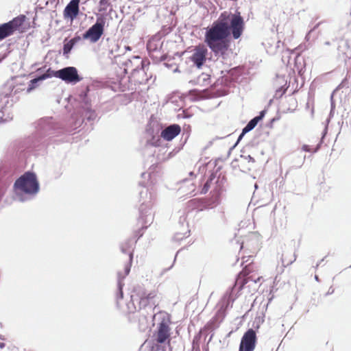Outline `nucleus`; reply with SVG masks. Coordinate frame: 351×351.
I'll use <instances>...</instances> for the list:
<instances>
[{"label": "nucleus", "mask_w": 351, "mask_h": 351, "mask_svg": "<svg viewBox=\"0 0 351 351\" xmlns=\"http://www.w3.org/2000/svg\"><path fill=\"white\" fill-rule=\"evenodd\" d=\"M190 235V230L188 229V226L185 231L176 232L173 237V239L176 241H180L184 238H186Z\"/></svg>", "instance_id": "412c9836"}, {"label": "nucleus", "mask_w": 351, "mask_h": 351, "mask_svg": "<svg viewBox=\"0 0 351 351\" xmlns=\"http://www.w3.org/2000/svg\"><path fill=\"white\" fill-rule=\"evenodd\" d=\"M247 132H248L247 131L245 132V129L243 128L242 132L240 134V135L239 136L237 142L235 143V144L232 146V147L230 149H234L237 145V144L239 143V141L243 138L245 134H247Z\"/></svg>", "instance_id": "7c9ffc66"}, {"label": "nucleus", "mask_w": 351, "mask_h": 351, "mask_svg": "<svg viewBox=\"0 0 351 351\" xmlns=\"http://www.w3.org/2000/svg\"><path fill=\"white\" fill-rule=\"evenodd\" d=\"M335 108V105L333 104V103L332 102L331 104V111Z\"/></svg>", "instance_id": "3c124183"}, {"label": "nucleus", "mask_w": 351, "mask_h": 351, "mask_svg": "<svg viewBox=\"0 0 351 351\" xmlns=\"http://www.w3.org/2000/svg\"><path fill=\"white\" fill-rule=\"evenodd\" d=\"M119 50V47L117 44H114L112 49L109 50V54L108 56L110 58H117L121 56V53H117V51Z\"/></svg>", "instance_id": "4be33fe9"}, {"label": "nucleus", "mask_w": 351, "mask_h": 351, "mask_svg": "<svg viewBox=\"0 0 351 351\" xmlns=\"http://www.w3.org/2000/svg\"><path fill=\"white\" fill-rule=\"evenodd\" d=\"M147 49L149 50L156 51L157 50V47L156 45H154V44L152 43H149L147 44Z\"/></svg>", "instance_id": "c9c22d12"}, {"label": "nucleus", "mask_w": 351, "mask_h": 351, "mask_svg": "<svg viewBox=\"0 0 351 351\" xmlns=\"http://www.w3.org/2000/svg\"><path fill=\"white\" fill-rule=\"evenodd\" d=\"M181 115H182V118H189V117H190V115H189L184 111H182V114H179L178 116L180 117H181Z\"/></svg>", "instance_id": "58836bf2"}, {"label": "nucleus", "mask_w": 351, "mask_h": 351, "mask_svg": "<svg viewBox=\"0 0 351 351\" xmlns=\"http://www.w3.org/2000/svg\"><path fill=\"white\" fill-rule=\"evenodd\" d=\"M6 88L10 93L3 92L0 93V122L3 121L2 115L4 114L3 110H5L10 105L9 98L15 97L16 99H19L21 95L22 91V79L20 76H14L9 80L6 85ZM13 99H12V101Z\"/></svg>", "instance_id": "20e7f679"}, {"label": "nucleus", "mask_w": 351, "mask_h": 351, "mask_svg": "<svg viewBox=\"0 0 351 351\" xmlns=\"http://www.w3.org/2000/svg\"><path fill=\"white\" fill-rule=\"evenodd\" d=\"M48 71L50 77H56L66 84H75L82 80V77L78 74L77 69L74 66H66L57 71L49 68Z\"/></svg>", "instance_id": "39448f33"}, {"label": "nucleus", "mask_w": 351, "mask_h": 351, "mask_svg": "<svg viewBox=\"0 0 351 351\" xmlns=\"http://www.w3.org/2000/svg\"><path fill=\"white\" fill-rule=\"evenodd\" d=\"M254 187L256 189L258 188V185L256 184H255Z\"/></svg>", "instance_id": "864d4df0"}, {"label": "nucleus", "mask_w": 351, "mask_h": 351, "mask_svg": "<svg viewBox=\"0 0 351 351\" xmlns=\"http://www.w3.org/2000/svg\"><path fill=\"white\" fill-rule=\"evenodd\" d=\"M150 351H166V350L164 348L158 346L155 348H152Z\"/></svg>", "instance_id": "e433bc0d"}, {"label": "nucleus", "mask_w": 351, "mask_h": 351, "mask_svg": "<svg viewBox=\"0 0 351 351\" xmlns=\"http://www.w3.org/2000/svg\"><path fill=\"white\" fill-rule=\"evenodd\" d=\"M100 9L99 11L106 10L107 8L110 5V3L108 0H100L99 1Z\"/></svg>", "instance_id": "c756f323"}, {"label": "nucleus", "mask_w": 351, "mask_h": 351, "mask_svg": "<svg viewBox=\"0 0 351 351\" xmlns=\"http://www.w3.org/2000/svg\"><path fill=\"white\" fill-rule=\"evenodd\" d=\"M265 114H266V110H263L261 111L259 114L258 116L255 117L254 118L259 122L264 118Z\"/></svg>", "instance_id": "72a5a7b5"}, {"label": "nucleus", "mask_w": 351, "mask_h": 351, "mask_svg": "<svg viewBox=\"0 0 351 351\" xmlns=\"http://www.w3.org/2000/svg\"><path fill=\"white\" fill-rule=\"evenodd\" d=\"M324 44H325L326 45H330V42H329V41H326V42H325V43H324Z\"/></svg>", "instance_id": "603ef678"}, {"label": "nucleus", "mask_w": 351, "mask_h": 351, "mask_svg": "<svg viewBox=\"0 0 351 351\" xmlns=\"http://www.w3.org/2000/svg\"><path fill=\"white\" fill-rule=\"evenodd\" d=\"M0 339H4L3 337H1V335H0Z\"/></svg>", "instance_id": "13d9d810"}, {"label": "nucleus", "mask_w": 351, "mask_h": 351, "mask_svg": "<svg viewBox=\"0 0 351 351\" xmlns=\"http://www.w3.org/2000/svg\"><path fill=\"white\" fill-rule=\"evenodd\" d=\"M244 27V20L240 12L229 14L223 12L206 29L205 43L217 60L227 63L230 60L232 53L230 48L231 36L234 40L239 39Z\"/></svg>", "instance_id": "f257e3e1"}, {"label": "nucleus", "mask_w": 351, "mask_h": 351, "mask_svg": "<svg viewBox=\"0 0 351 351\" xmlns=\"http://www.w3.org/2000/svg\"><path fill=\"white\" fill-rule=\"evenodd\" d=\"M136 242V241L134 242L132 239H126L124 242L120 244V250L121 252L123 254H128V255L129 252L133 253V251H130V250L133 247V245Z\"/></svg>", "instance_id": "aec40b11"}, {"label": "nucleus", "mask_w": 351, "mask_h": 351, "mask_svg": "<svg viewBox=\"0 0 351 351\" xmlns=\"http://www.w3.org/2000/svg\"><path fill=\"white\" fill-rule=\"evenodd\" d=\"M313 29H311V30L308 32V34L306 35L305 39H306L307 41H308V40H309V39H310V34H311V33L313 32Z\"/></svg>", "instance_id": "79ce46f5"}, {"label": "nucleus", "mask_w": 351, "mask_h": 351, "mask_svg": "<svg viewBox=\"0 0 351 351\" xmlns=\"http://www.w3.org/2000/svg\"><path fill=\"white\" fill-rule=\"evenodd\" d=\"M256 334L254 329H248L241 338L239 351H254L256 343Z\"/></svg>", "instance_id": "1a4fd4ad"}, {"label": "nucleus", "mask_w": 351, "mask_h": 351, "mask_svg": "<svg viewBox=\"0 0 351 351\" xmlns=\"http://www.w3.org/2000/svg\"><path fill=\"white\" fill-rule=\"evenodd\" d=\"M349 267L351 268V265Z\"/></svg>", "instance_id": "bf43d9fd"}, {"label": "nucleus", "mask_w": 351, "mask_h": 351, "mask_svg": "<svg viewBox=\"0 0 351 351\" xmlns=\"http://www.w3.org/2000/svg\"><path fill=\"white\" fill-rule=\"evenodd\" d=\"M14 197L19 202H22V176H19L14 184Z\"/></svg>", "instance_id": "6ab92c4d"}, {"label": "nucleus", "mask_w": 351, "mask_h": 351, "mask_svg": "<svg viewBox=\"0 0 351 351\" xmlns=\"http://www.w3.org/2000/svg\"><path fill=\"white\" fill-rule=\"evenodd\" d=\"M23 22H24L25 19V15H23Z\"/></svg>", "instance_id": "5fc2aeb1"}, {"label": "nucleus", "mask_w": 351, "mask_h": 351, "mask_svg": "<svg viewBox=\"0 0 351 351\" xmlns=\"http://www.w3.org/2000/svg\"><path fill=\"white\" fill-rule=\"evenodd\" d=\"M210 201L213 204L217 205L220 203V192L219 191L214 192L213 194Z\"/></svg>", "instance_id": "cd10ccee"}, {"label": "nucleus", "mask_w": 351, "mask_h": 351, "mask_svg": "<svg viewBox=\"0 0 351 351\" xmlns=\"http://www.w3.org/2000/svg\"><path fill=\"white\" fill-rule=\"evenodd\" d=\"M108 14L110 15L111 18H112V14H114L116 16H117V14L116 11L113 10L112 8L110 9Z\"/></svg>", "instance_id": "a19ab883"}, {"label": "nucleus", "mask_w": 351, "mask_h": 351, "mask_svg": "<svg viewBox=\"0 0 351 351\" xmlns=\"http://www.w3.org/2000/svg\"><path fill=\"white\" fill-rule=\"evenodd\" d=\"M36 132L40 136L52 134L56 129V126L51 117L39 119L36 123Z\"/></svg>", "instance_id": "9d476101"}, {"label": "nucleus", "mask_w": 351, "mask_h": 351, "mask_svg": "<svg viewBox=\"0 0 351 351\" xmlns=\"http://www.w3.org/2000/svg\"><path fill=\"white\" fill-rule=\"evenodd\" d=\"M295 260H296V254L295 253L293 254L292 258H290V259L287 258L285 254H282V265L285 267H287V266L292 264Z\"/></svg>", "instance_id": "a878e982"}, {"label": "nucleus", "mask_w": 351, "mask_h": 351, "mask_svg": "<svg viewBox=\"0 0 351 351\" xmlns=\"http://www.w3.org/2000/svg\"><path fill=\"white\" fill-rule=\"evenodd\" d=\"M208 53L207 48L204 45H197L193 50V54L189 59L193 65L198 69H201L206 60Z\"/></svg>", "instance_id": "f8f14e48"}, {"label": "nucleus", "mask_w": 351, "mask_h": 351, "mask_svg": "<svg viewBox=\"0 0 351 351\" xmlns=\"http://www.w3.org/2000/svg\"><path fill=\"white\" fill-rule=\"evenodd\" d=\"M80 0H71L70 2L66 5L64 10V18L73 21L75 19L80 12Z\"/></svg>", "instance_id": "4468645a"}, {"label": "nucleus", "mask_w": 351, "mask_h": 351, "mask_svg": "<svg viewBox=\"0 0 351 351\" xmlns=\"http://www.w3.org/2000/svg\"><path fill=\"white\" fill-rule=\"evenodd\" d=\"M88 88L86 90L82 91L79 95V100L81 103L82 108L84 109L83 117L88 121H94L97 117V114L95 110L90 108V101L88 98Z\"/></svg>", "instance_id": "9b49d317"}, {"label": "nucleus", "mask_w": 351, "mask_h": 351, "mask_svg": "<svg viewBox=\"0 0 351 351\" xmlns=\"http://www.w3.org/2000/svg\"><path fill=\"white\" fill-rule=\"evenodd\" d=\"M246 283V282H242L241 285H240V287H239V289H241L242 287H243V285Z\"/></svg>", "instance_id": "49530a36"}, {"label": "nucleus", "mask_w": 351, "mask_h": 351, "mask_svg": "<svg viewBox=\"0 0 351 351\" xmlns=\"http://www.w3.org/2000/svg\"><path fill=\"white\" fill-rule=\"evenodd\" d=\"M81 40V37L80 36H75L73 38H71L69 41L73 44L75 46L78 42Z\"/></svg>", "instance_id": "f704fd0d"}, {"label": "nucleus", "mask_w": 351, "mask_h": 351, "mask_svg": "<svg viewBox=\"0 0 351 351\" xmlns=\"http://www.w3.org/2000/svg\"><path fill=\"white\" fill-rule=\"evenodd\" d=\"M22 27V14L17 16L12 20L0 24V41L12 36Z\"/></svg>", "instance_id": "6e6552de"}, {"label": "nucleus", "mask_w": 351, "mask_h": 351, "mask_svg": "<svg viewBox=\"0 0 351 351\" xmlns=\"http://www.w3.org/2000/svg\"><path fill=\"white\" fill-rule=\"evenodd\" d=\"M246 158H247L249 160V161H252V162H254V158H252L251 156L248 155Z\"/></svg>", "instance_id": "37998d69"}, {"label": "nucleus", "mask_w": 351, "mask_h": 351, "mask_svg": "<svg viewBox=\"0 0 351 351\" xmlns=\"http://www.w3.org/2000/svg\"><path fill=\"white\" fill-rule=\"evenodd\" d=\"M170 321L169 318H163L158 326L156 341L158 343H163L170 337V328L169 326Z\"/></svg>", "instance_id": "ddd939ff"}, {"label": "nucleus", "mask_w": 351, "mask_h": 351, "mask_svg": "<svg viewBox=\"0 0 351 351\" xmlns=\"http://www.w3.org/2000/svg\"><path fill=\"white\" fill-rule=\"evenodd\" d=\"M106 21L105 15L98 14L95 23L83 34L82 38L91 43H97L104 34Z\"/></svg>", "instance_id": "423d86ee"}, {"label": "nucleus", "mask_w": 351, "mask_h": 351, "mask_svg": "<svg viewBox=\"0 0 351 351\" xmlns=\"http://www.w3.org/2000/svg\"><path fill=\"white\" fill-rule=\"evenodd\" d=\"M276 88V98H280L285 93L287 88V80L285 75H276V78L274 82Z\"/></svg>", "instance_id": "2eb2a0df"}, {"label": "nucleus", "mask_w": 351, "mask_h": 351, "mask_svg": "<svg viewBox=\"0 0 351 351\" xmlns=\"http://www.w3.org/2000/svg\"><path fill=\"white\" fill-rule=\"evenodd\" d=\"M133 260V253L129 252V261L128 263L125 266V274L128 275L130 271V268Z\"/></svg>", "instance_id": "c85d7f7f"}, {"label": "nucleus", "mask_w": 351, "mask_h": 351, "mask_svg": "<svg viewBox=\"0 0 351 351\" xmlns=\"http://www.w3.org/2000/svg\"><path fill=\"white\" fill-rule=\"evenodd\" d=\"M40 191V184L36 174L30 171L23 173V202L27 199L25 195L34 197Z\"/></svg>", "instance_id": "0eeeda50"}, {"label": "nucleus", "mask_w": 351, "mask_h": 351, "mask_svg": "<svg viewBox=\"0 0 351 351\" xmlns=\"http://www.w3.org/2000/svg\"><path fill=\"white\" fill-rule=\"evenodd\" d=\"M208 79H199V82L202 80L203 82H206V81H208Z\"/></svg>", "instance_id": "8fccbe9b"}, {"label": "nucleus", "mask_w": 351, "mask_h": 351, "mask_svg": "<svg viewBox=\"0 0 351 351\" xmlns=\"http://www.w3.org/2000/svg\"><path fill=\"white\" fill-rule=\"evenodd\" d=\"M136 60L140 62L141 67H139V66H137L135 69H133L132 73L134 74L136 72L138 73L140 71L145 73V62L143 60H140L139 58H136Z\"/></svg>", "instance_id": "bb28decb"}, {"label": "nucleus", "mask_w": 351, "mask_h": 351, "mask_svg": "<svg viewBox=\"0 0 351 351\" xmlns=\"http://www.w3.org/2000/svg\"><path fill=\"white\" fill-rule=\"evenodd\" d=\"M74 45L69 40L68 42H64L63 45V55L67 56V55L71 52Z\"/></svg>", "instance_id": "393cba45"}, {"label": "nucleus", "mask_w": 351, "mask_h": 351, "mask_svg": "<svg viewBox=\"0 0 351 351\" xmlns=\"http://www.w3.org/2000/svg\"><path fill=\"white\" fill-rule=\"evenodd\" d=\"M49 77H50V75L49 74V71L47 69L45 73L39 75L37 77H36L35 78L29 81L28 87L27 88V93H31L33 90H34L38 86V84L40 82L45 80L47 78H49Z\"/></svg>", "instance_id": "a211bd4d"}, {"label": "nucleus", "mask_w": 351, "mask_h": 351, "mask_svg": "<svg viewBox=\"0 0 351 351\" xmlns=\"http://www.w3.org/2000/svg\"><path fill=\"white\" fill-rule=\"evenodd\" d=\"M212 180V178L210 179V180H207L206 182L204 184L202 189V194H205L207 193V191H208L209 188H210V184H209V182H211Z\"/></svg>", "instance_id": "2f4dec72"}, {"label": "nucleus", "mask_w": 351, "mask_h": 351, "mask_svg": "<svg viewBox=\"0 0 351 351\" xmlns=\"http://www.w3.org/2000/svg\"><path fill=\"white\" fill-rule=\"evenodd\" d=\"M124 284L119 279L117 282V293L116 296L117 306L118 308H121L123 311L128 313H134L137 311L142 309L149 308L152 309L156 306L157 300L156 292L155 291H151L149 293H143L141 295L138 294H132L130 299L127 302L125 306L126 308H122L121 300L123 298V287Z\"/></svg>", "instance_id": "f03ea898"}, {"label": "nucleus", "mask_w": 351, "mask_h": 351, "mask_svg": "<svg viewBox=\"0 0 351 351\" xmlns=\"http://www.w3.org/2000/svg\"><path fill=\"white\" fill-rule=\"evenodd\" d=\"M305 158H306V156H304L303 159L302 160V162L300 163V165L298 166V167H301L302 165H303V163L304 162V160H305Z\"/></svg>", "instance_id": "c03bdc74"}, {"label": "nucleus", "mask_w": 351, "mask_h": 351, "mask_svg": "<svg viewBox=\"0 0 351 351\" xmlns=\"http://www.w3.org/2000/svg\"><path fill=\"white\" fill-rule=\"evenodd\" d=\"M233 289H234V288L232 289L231 292L230 293H227L223 296V301H224V302H226V308H228L230 304L232 305L234 300V298H232V293L233 291Z\"/></svg>", "instance_id": "b1692460"}, {"label": "nucleus", "mask_w": 351, "mask_h": 351, "mask_svg": "<svg viewBox=\"0 0 351 351\" xmlns=\"http://www.w3.org/2000/svg\"><path fill=\"white\" fill-rule=\"evenodd\" d=\"M5 347V343L3 342H0V348L3 349Z\"/></svg>", "instance_id": "a18cd8bd"}, {"label": "nucleus", "mask_w": 351, "mask_h": 351, "mask_svg": "<svg viewBox=\"0 0 351 351\" xmlns=\"http://www.w3.org/2000/svg\"><path fill=\"white\" fill-rule=\"evenodd\" d=\"M334 291H335V289H333V287H330L326 295H331L334 293Z\"/></svg>", "instance_id": "ea45409f"}, {"label": "nucleus", "mask_w": 351, "mask_h": 351, "mask_svg": "<svg viewBox=\"0 0 351 351\" xmlns=\"http://www.w3.org/2000/svg\"><path fill=\"white\" fill-rule=\"evenodd\" d=\"M224 317L223 313L219 311L205 325L204 329L213 331L219 326Z\"/></svg>", "instance_id": "f3484780"}, {"label": "nucleus", "mask_w": 351, "mask_h": 351, "mask_svg": "<svg viewBox=\"0 0 351 351\" xmlns=\"http://www.w3.org/2000/svg\"><path fill=\"white\" fill-rule=\"evenodd\" d=\"M145 175V173H142V176H144Z\"/></svg>", "instance_id": "4d7b16f0"}, {"label": "nucleus", "mask_w": 351, "mask_h": 351, "mask_svg": "<svg viewBox=\"0 0 351 351\" xmlns=\"http://www.w3.org/2000/svg\"><path fill=\"white\" fill-rule=\"evenodd\" d=\"M319 149V145H317V146L316 147V148L314 149L313 152H314V153L317 152L318 151V149Z\"/></svg>", "instance_id": "de8ad7c7"}, {"label": "nucleus", "mask_w": 351, "mask_h": 351, "mask_svg": "<svg viewBox=\"0 0 351 351\" xmlns=\"http://www.w3.org/2000/svg\"><path fill=\"white\" fill-rule=\"evenodd\" d=\"M181 132V128L178 124H171L161 132L160 136L166 141H171Z\"/></svg>", "instance_id": "dca6fc26"}, {"label": "nucleus", "mask_w": 351, "mask_h": 351, "mask_svg": "<svg viewBox=\"0 0 351 351\" xmlns=\"http://www.w3.org/2000/svg\"><path fill=\"white\" fill-rule=\"evenodd\" d=\"M172 267H173V265H172L171 266H170V267H169L168 269H167V270L170 269L171 268H172Z\"/></svg>", "instance_id": "6e6d98bb"}, {"label": "nucleus", "mask_w": 351, "mask_h": 351, "mask_svg": "<svg viewBox=\"0 0 351 351\" xmlns=\"http://www.w3.org/2000/svg\"><path fill=\"white\" fill-rule=\"evenodd\" d=\"M258 121L254 117L252 119L247 125L243 128L245 129V132H250L252 131L258 124Z\"/></svg>", "instance_id": "5701e85b"}, {"label": "nucleus", "mask_w": 351, "mask_h": 351, "mask_svg": "<svg viewBox=\"0 0 351 351\" xmlns=\"http://www.w3.org/2000/svg\"><path fill=\"white\" fill-rule=\"evenodd\" d=\"M348 84H349L348 80L346 78H345V79H343L342 80L341 84L338 86L337 88H344V87H348Z\"/></svg>", "instance_id": "473e14b6"}, {"label": "nucleus", "mask_w": 351, "mask_h": 351, "mask_svg": "<svg viewBox=\"0 0 351 351\" xmlns=\"http://www.w3.org/2000/svg\"><path fill=\"white\" fill-rule=\"evenodd\" d=\"M140 201L142 203L139 207V219L138 223L142 224V228L136 232L137 239H140L143 234V230L146 229L154 220V215L152 212V195L148 193V190L144 188L139 193Z\"/></svg>", "instance_id": "7ed1b4c3"}, {"label": "nucleus", "mask_w": 351, "mask_h": 351, "mask_svg": "<svg viewBox=\"0 0 351 351\" xmlns=\"http://www.w3.org/2000/svg\"><path fill=\"white\" fill-rule=\"evenodd\" d=\"M302 149L304 152H311V149L309 147V145H304L302 147Z\"/></svg>", "instance_id": "4c0bfd02"}, {"label": "nucleus", "mask_w": 351, "mask_h": 351, "mask_svg": "<svg viewBox=\"0 0 351 351\" xmlns=\"http://www.w3.org/2000/svg\"><path fill=\"white\" fill-rule=\"evenodd\" d=\"M315 280L316 281H317V282H319V277H318L317 276H316V275L315 276Z\"/></svg>", "instance_id": "09e8293b"}]
</instances>
